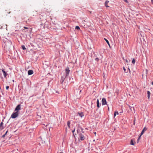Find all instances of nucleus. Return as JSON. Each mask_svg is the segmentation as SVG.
I'll list each match as a JSON object with an SVG mask.
<instances>
[{
    "instance_id": "6ab92c4d",
    "label": "nucleus",
    "mask_w": 153,
    "mask_h": 153,
    "mask_svg": "<svg viewBox=\"0 0 153 153\" xmlns=\"http://www.w3.org/2000/svg\"><path fill=\"white\" fill-rule=\"evenodd\" d=\"M22 48L23 50H25L26 49L24 45H22Z\"/></svg>"
},
{
    "instance_id": "2eb2a0df",
    "label": "nucleus",
    "mask_w": 153,
    "mask_h": 153,
    "mask_svg": "<svg viewBox=\"0 0 153 153\" xmlns=\"http://www.w3.org/2000/svg\"><path fill=\"white\" fill-rule=\"evenodd\" d=\"M130 144L131 145H134V144L133 143V141L132 140H131Z\"/></svg>"
},
{
    "instance_id": "4be33fe9",
    "label": "nucleus",
    "mask_w": 153,
    "mask_h": 153,
    "mask_svg": "<svg viewBox=\"0 0 153 153\" xmlns=\"http://www.w3.org/2000/svg\"><path fill=\"white\" fill-rule=\"evenodd\" d=\"M75 29L79 30L80 29V28L79 26H76L75 27Z\"/></svg>"
},
{
    "instance_id": "0eeeda50",
    "label": "nucleus",
    "mask_w": 153,
    "mask_h": 153,
    "mask_svg": "<svg viewBox=\"0 0 153 153\" xmlns=\"http://www.w3.org/2000/svg\"><path fill=\"white\" fill-rule=\"evenodd\" d=\"M33 73V71L32 70H30L28 71V74L29 75H31Z\"/></svg>"
},
{
    "instance_id": "f8f14e48",
    "label": "nucleus",
    "mask_w": 153,
    "mask_h": 153,
    "mask_svg": "<svg viewBox=\"0 0 153 153\" xmlns=\"http://www.w3.org/2000/svg\"><path fill=\"white\" fill-rule=\"evenodd\" d=\"M104 39L105 41L108 44V46L110 47V44L109 43L108 41L105 38H104Z\"/></svg>"
},
{
    "instance_id": "58836bf2",
    "label": "nucleus",
    "mask_w": 153,
    "mask_h": 153,
    "mask_svg": "<svg viewBox=\"0 0 153 153\" xmlns=\"http://www.w3.org/2000/svg\"><path fill=\"white\" fill-rule=\"evenodd\" d=\"M96 134V132H95V133H94V134Z\"/></svg>"
},
{
    "instance_id": "f3484780",
    "label": "nucleus",
    "mask_w": 153,
    "mask_h": 153,
    "mask_svg": "<svg viewBox=\"0 0 153 153\" xmlns=\"http://www.w3.org/2000/svg\"><path fill=\"white\" fill-rule=\"evenodd\" d=\"M129 108H130V109L131 111H132V108L133 109V110H134V107H131L130 106H129Z\"/></svg>"
},
{
    "instance_id": "dca6fc26",
    "label": "nucleus",
    "mask_w": 153,
    "mask_h": 153,
    "mask_svg": "<svg viewBox=\"0 0 153 153\" xmlns=\"http://www.w3.org/2000/svg\"><path fill=\"white\" fill-rule=\"evenodd\" d=\"M70 122L69 121H68L67 123V125L68 127L69 128H70Z\"/></svg>"
},
{
    "instance_id": "ddd939ff",
    "label": "nucleus",
    "mask_w": 153,
    "mask_h": 153,
    "mask_svg": "<svg viewBox=\"0 0 153 153\" xmlns=\"http://www.w3.org/2000/svg\"><path fill=\"white\" fill-rule=\"evenodd\" d=\"M80 139L81 140H83L84 139V136L83 135H81L80 136Z\"/></svg>"
},
{
    "instance_id": "2f4dec72",
    "label": "nucleus",
    "mask_w": 153,
    "mask_h": 153,
    "mask_svg": "<svg viewBox=\"0 0 153 153\" xmlns=\"http://www.w3.org/2000/svg\"><path fill=\"white\" fill-rule=\"evenodd\" d=\"M128 70H129V72H130V70L129 68H128Z\"/></svg>"
},
{
    "instance_id": "c756f323",
    "label": "nucleus",
    "mask_w": 153,
    "mask_h": 153,
    "mask_svg": "<svg viewBox=\"0 0 153 153\" xmlns=\"http://www.w3.org/2000/svg\"><path fill=\"white\" fill-rule=\"evenodd\" d=\"M75 129H74V130H73L72 131V132L73 133L74 131H75Z\"/></svg>"
},
{
    "instance_id": "a211bd4d",
    "label": "nucleus",
    "mask_w": 153,
    "mask_h": 153,
    "mask_svg": "<svg viewBox=\"0 0 153 153\" xmlns=\"http://www.w3.org/2000/svg\"><path fill=\"white\" fill-rule=\"evenodd\" d=\"M132 62L133 64H134L135 63V60L134 59H133V60H132Z\"/></svg>"
},
{
    "instance_id": "412c9836",
    "label": "nucleus",
    "mask_w": 153,
    "mask_h": 153,
    "mask_svg": "<svg viewBox=\"0 0 153 153\" xmlns=\"http://www.w3.org/2000/svg\"><path fill=\"white\" fill-rule=\"evenodd\" d=\"M123 69L125 72L126 73H127L128 71H126V69L125 67H123Z\"/></svg>"
},
{
    "instance_id": "aec40b11",
    "label": "nucleus",
    "mask_w": 153,
    "mask_h": 153,
    "mask_svg": "<svg viewBox=\"0 0 153 153\" xmlns=\"http://www.w3.org/2000/svg\"><path fill=\"white\" fill-rule=\"evenodd\" d=\"M116 113H117V111H116L114 112V117H115L116 115Z\"/></svg>"
},
{
    "instance_id": "ea45409f",
    "label": "nucleus",
    "mask_w": 153,
    "mask_h": 153,
    "mask_svg": "<svg viewBox=\"0 0 153 153\" xmlns=\"http://www.w3.org/2000/svg\"><path fill=\"white\" fill-rule=\"evenodd\" d=\"M59 153H62V152H60Z\"/></svg>"
},
{
    "instance_id": "9d476101",
    "label": "nucleus",
    "mask_w": 153,
    "mask_h": 153,
    "mask_svg": "<svg viewBox=\"0 0 153 153\" xmlns=\"http://www.w3.org/2000/svg\"><path fill=\"white\" fill-rule=\"evenodd\" d=\"M97 107L98 108H99L100 107V104L99 101L98 99H97Z\"/></svg>"
},
{
    "instance_id": "e433bc0d",
    "label": "nucleus",
    "mask_w": 153,
    "mask_h": 153,
    "mask_svg": "<svg viewBox=\"0 0 153 153\" xmlns=\"http://www.w3.org/2000/svg\"><path fill=\"white\" fill-rule=\"evenodd\" d=\"M90 13H91V12H90Z\"/></svg>"
},
{
    "instance_id": "4468645a",
    "label": "nucleus",
    "mask_w": 153,
    "mask_h": 153,
    "mask_svg": "<svg viewBox=\"0 0 153 153\" xmlns=\"http://www.w3.org/2000/svg\"><path fill=\"white\" fill-rule=\"evenodd\" d=\"M148 97L149 99V98L150 95V92L149 91H147Z\"/></svg>"
},
{
    "instance_id": "f704fd0d",
    "label": "nucleus",
    "mask_w": 153,
    "mask_h": 153,
    "mask_svg": "<svg viewBox=\"0 0 153 153\" xmlns=\"http://www.w3.org/2000/svg\"><path fill=\"white\" fill-rule=\"evenodd\" d=\"M116 114H119L118 112L117 111V113H116Z\"/></svg>"
},
{
    "instance_id": "f257e3e1",
    "label": "nucleus",
    "mask_w": 153,
    "mask_h": 153,
    "mask_svg": "<svg viewBox=\"0 0 153 153\" xmlns=\"http://www.w3.org/2000/svg\"><path fill=\"white\" fill-rule=\"evenodd\" d=\"M19 110V105H17V107L15 109V111H16V112L13 113L11 116V117L12 118H15L18 116V111Z\"/></svg>"
},
{
    "instance_id": "473e14b6",
    "label": "nucleus",
    "mask_w": 153,
    "mask_h": 153,
    "mask_svg": "<svg viewBox=\"0 0 153 153\" xmlns=\"http://www.w3.org/2000/svg\"><path fill=\"white\" fill-rule=\"evenodd\" d=\"M24 28L25 29H27L28 28L27 27H24Z\"/></svg>"
},
{
    "instance_id": "393cba45",
    "label": "nucleus",
    "mask_w": 153,
    "mask_h": 153,
    "mask_svg": "<svg viewBox=\"0 0 153 153\" xmlns=\"http://www.w3.org/2000/svg\"><path fill=\"white\" fill-rule=\"evenodd\" d=\"M95 60L97 62H98L99 60V59L98 58H97L95 59Z\"/></svg>"
},
{
    "instance_id": "c85d7f7f",
    "label": "nucleus",
    "mask_w": 153,
    "mask_h": 153,
    "mask_svg": "<svg viewBox=\"0 0 153 153\" xmlns=\"http://www.w3.org/2000/svg\"><path fill=\"white\" fill-rule=\"evenodd\" d=\"M5 134H4V135H3V136H2V137H5Z\"/></svg>"
},
{
    "instance_id": "9b49d317",
    "label": "nucleus",
    "mask_w": 153,
    "mask_h": 153,
    "mask_svg": "<svg viewBox=\"0 0 153 153\" xmlns=\"http://www.w3.org/2000/svg\"><path fill=\"white\" fill-rule=\"evenodd\" d=\"M109 2V1H106L105 2V7H109V6H108V5H107V4H108V3Z\"/></svg>"
},
{
    "instance_id": "72a5a7b5",
    "label": "nucleus",
    "mask_w": 153,
    "mask_h": 153,
    "mask_svg": "<svg viewBox=\"0 0 153 153\" xmlns=\"http://www.w3.org/2000/svg\"><path fill=\"white\" fill-rule=\"evenodd\" d=\"M152 3L153 4V0H151Z\"/></svg>"
},
{
    "instance_id": "1a4fd4ad",
    "label": "nucleus",
    "mask_w": 153,
    "mask_h": 153,
    "mask_svg": "<svg viewBox=\"0 0 153 153\" xmlns=\"http://www.w3.org/2000/svg\"><path fill=\"white\" fill-rule=\"evenodd\" d=\"M78 114H79V116L81 117H82L84 116L83 113L82 112L78 113Z\"/></svg>"
},
{
    "instance_id": "6e6552de",
    "label": "nucleus",
    "mask_w": 153,
    "mask_h": 153,
    "mask_svg": "<svg viewBox=\"0 0 153 153\" xmlns=\"http://www.w3.org/2000/svg\"><path fill=\"white\" fill-rule=\"evenodd\" d=\"M147 129L146 128V127H145L143 129L140 133L141 135H142L144 133L145 131H146L147 130Z\"/></svg>"
},
{
    "instance_id": "7c9ffc66",
    "label": "nucleus",
    "mask_w": 153,
    "mask_h": 153,
    "mask_svg": "<svg viewBox=\"0 0 153 153\" xmlns=\"http://www.w3.org/2000/svg\"><path fill=\"white\" fill-rule=\"evenodd\" d=\"M7 131L6 132H5V134H5V135L6 134H7Z\"/></svg>"
},
{
    "instance_id": "a878e982",
    "label": "nucleus",
    "mask_w": 153,
    "mask_h": 153,
    "mask_svg": "<svg viewBox=\"0 0 153 153\" xmlns=\"http://www.w3.org/2000/svg\"><path fill=\"white\" fill-rule=\"evenodd\" d=\"M9 88V86H7L6 87V89L7 90H8Z\"/></svg>"
},
{
    "instance_id": "f03ea898",
    "label": "nucleus",
    "mask_w": 153,
    "mask_h": 153,
    "mask_svg": "<svg viewBox=\"0 0 153 153\" xmlns=\"http://www.w3.org/2000/svg\"><path fill=\"white\" fill-rule=\"evenodd\" d=\"M3 40L6 46L9 47L12 45V42L6 38H3Z\"/></svg>"
},
{
    "instance_id": "39448f33",
    "label": "nucleus",
    "mask_w": 153,
    "mask_h": 153,
    "mask_svg": "<svg viewBox=\"0 0 153 153\" xmlns=\"http://www.w3.org/2000/svg\"><path fill=\"white\" fill-rule=\"evenodd\" d=\"M1 70L3 72V74L4 76V77L5 78H6L7 74L6 72L5 71L4 69H2Z\"/></svg>"
},
{
    "instance_id": "c9c22d12",
    "label": "nucleus",
    "mask_w": 153,
    "mask_h": 153,
    "mask_svg": "<svg viewBox=\"0 0 153 153\" xmlns=\"http://www.w3.org/2000/svg\"><path fill=\"white\" fill-rule=\"evenodd\" d=\"M152 85H153V81L152 82Z\"/></svg>"
},
{
    "instance_id": "20e7f679",
    "label": "nucleus",
    "mask_w": 153,
    "mask_h": 153,
    "mask_svg": "<svg viewBox=\"0 0 153 153\" xmlns=\"http://www.w3.org/2000/svg\"><path fill=\"white\" fill-rule=\"evenodd\" d=\"M102 105L107 104L106 100L105 98H103L102 100Z\"/></svg>"
},
{
    "instance_id": "7ed1b4c3",
    "label": "nucleus",
    "mask_w": 153,
    "mask_h": 153,
    "mask_svg": "<svg viewBox=\"0 0 153 153\" xmlns=\"http://www.w3.org/2000/svg\"><path fill=\"white\" fill-rule=\"evenodd\" d=\"M70 72L69 68L68 67H67L65 69L66 76H68L69 73Z\"/></svg>"
},
{
    "instance_id": "5701e85b",
    "label": "nucleus",
    "mask_w": 153,
    "mask_h": 153,
    "mask_svg": "<svg viewBox=\"0 0 153 153\" xmlns=\"http://www.w3.org/2000/svg\"><path fill=\"white\" fill-rule=\"evenodd\" d=\"M141 134H140V136L138 138V140H137V143H138L139 140L140 139V137H141Z\"/></svg>"
},
{
    "instance_id": "cd10ccee",
    "label": "nucleus",
    "mask_w": 153,
    "mask_h": 153,
    "mask_svg": "<svg viewBox=\"0 0 153 153\" xmlns=\"http://www.w3.org/2000/svg\"><path fill=\"white\" fill-rule=\"evenodd\" d=\"M2 27V26H1V25H0V29H1Z\"/></svg>"
},
{
    "instance_id": "b1692460",
    "label": "nucleus",
    "mask_w": 153,
    "mask_h": 153,
    "mask_svg": "<svg viewBox=\"0 0 153 153\" xmlns=\"http://www.w3.org/2000/svg\"><path fill=\"white\" fill-rule=\"evenodd\" d=\"M126 62L128 63L129 62V59H126Z\"/></svg>"
},
{
    "instance_id": "bb28decb",
    "label": "nucleus",
    "mask_w": 153,
    "mask_h": 153,
    "mask_svg": "<svg viewBox=\"0 0 153 153\" xmlns=\"http://www.w3.org/2000/svg\"><path fill=\"white\" fill-rule=\"evenodd\" d=\"M124 1L127 3H128V1L127 0H124Z\"/></svg>"
},
{
    "instance_id": "4c0bfd02",
    "label": "nucleus",
    "mask_w": 153,
    "mask_h": 153,
    "mask_svg": "<svg viewBox=\"0 0 153 153\" xmlns=\"http://www.w3.org/2000/svg\"><path fill=\"white\" fill-rule=\"evenodd\" d=\"M108 110H109V108L108 107Z\"/></svg>"
},
{
    "instance_id": "423d86ee",
    "label": "nucleus",
    "mask_w": 153,
    "mask_h": 153,
    "mask_svg": "<svg viewBox=\"0 0 153 153\" xmlns=\"http://www.w3.org/2000/svg\"><path fill=\"white\" fill-rule=\"evenodd\" d=\"M4 124L2 122H1L0 124V130H1L4 128L3 126Z\"/></svg>"
}]
</instances>
